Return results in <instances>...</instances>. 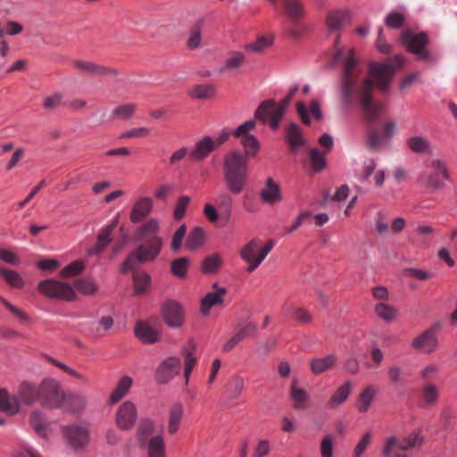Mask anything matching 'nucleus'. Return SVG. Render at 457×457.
Returning <instances> with one entry per match:
<instances>
[{
  "label": "nucleus",
  "instance_id": "1",
  "mask_svg": "<svg viewBox=\"0 0 457 457\" xmlns=\"http://www.w3.org/2000/svg\"><path fill=\"white\" fill-rule=\"evenodd\" d=\"M334 59L343 64L341 92L345 106L351 107L359 100L365 119L373 122L380 112V106L372 100L373 85L376 83L386 91L395 71L403 66L404 58L395 54L385 63L372 62L367 78L363 76V69L353 49L347 52L338 49Z\"/></svg>",
  "mask_w": 457,
  "mask_h": 457
},
{
  "label": "nucleus",
  "instance_id": "2",
  "mask_svg": "<svg viewBox=\"0 0 457 457\" xmlns=\"http://www.w3.org/2000/svg\"><path fill=\"white\" fill-rule=\"evenodd\" d=\"M157 230L158 223L154 220H148L137 229V240L145 242V244L138 245L134 252L129 254L121 264V272L126 273L131 270L137 262H151L157 257L162 246V238L156 236Z\"/></svg>",
  "mask_w": 457,
  "mask_h": 457
},
{
  "label": "nucleus",
  "instance_id": "3",
  "mask_svg": "<svg viewBox=\"0 0 457 457\" xmlns=\"http://www.w3.org/2000/svg\"><path fill=\"white\" fill-rule=\"evenodd\" d=\"M223 171L228 190L240 194L248 178V158L238 151H228L223 159Z\"/></svg>",
  "mask_w": 457,
  "mask_h": 457
},
{
  "label": "nucleus",
  "instance_id": "4",
  "mask_svg": "<svg viewBox=\"0 0 457 457\" xmlns=\"http://www.w3.org/2000/svg\"><path fill=\"white\" fill-rule=\"evenodd\" d=\"M39 399V386L23 381L16 395H11L4 389L0 390V411L13 415L20 410V404L30 405Z\"/></svg>",
  "mask_w": 457,
  "mask_h": 457
},
{
  "label": "nucleus",
  "instance_id": "5",
  "mask_svg": "<svg viewBox=\"0 0 457 457\" xmlns=\"http://www.w3.org/2000/svg\"><path fill=\"white\" fill-rule=\"evenodd\" d=\"M428 170L420 175V180L429 189L436 191L443 189L445 180L450 179V172L445 162L438 158L431 159L428 165Z\"/></svg>",
  "mask_w": 457,
  "mask_h": 457
},
{
  "label": "nucleus",
  "instance_id": "6",
  "mask_svg": "<svg viewBox=\"0 0 457 457\" xmlns=\"http://www.w3.org/2000/svg\"><path fill=\"white\" fill-rule=\"evenodd\" d=\"M37 288L42 295L49 299L72 302L77 298V294L71 284L54 278L40 281Z\"/></svg>",
  "mask_w": 457,
  "mask_h": 457
},
{
  "label": "nucleus",
  "instance_id": "7",
  "mask_svg": "<svg viewBox=\"0 0 457 457\" xmlns=\"http://www.w3.org/2000/svg\"><path fill=\"white\" fill-rule=\"evenodd\" d=\"M291 100L285 96L279 104L272 100L262 102L255 112V118L263 123L269 122L272 129H277L279 126L281 118L285 113L287 106Z\"/></svg>",
  "mask_w": 457,
  "mask_h": 457
},
{
  "label": "nucleus",
  "instance_id": "8",
  "mask_svg": "<svg viewBox=\"0 0 457 457\" xmlns=\"http://www.w3.org/2000/svg\"><path fill=\"white\" fill-rule=\"evenodd\" d=\"M401 40L410 52L417 54L419 60L430 63L437 62L438 57L425 49L428 44V37L425 33L414 34L413 30H403Z\"/></svg>",
  "mask_w": 457,
  "mask_h": 457
},
{
  "label": "nucleus",
  "instance_id": "9",
  "mask_svg": "<svg viewBox=\"0 0 457 457\" xmlns=\"http://www.w3.org/2000/svg\"><path fill=\"white\" fill-rule=\"evenodd\" d=\"M273 246V240H269L262 246H261L260 241L258 239H252L248 244H246L241 249L240 256L245 262L249 264L247 267V271L253 272L255 270L269 254Z\"/></svg>",
  "mask_w": 457,
  "mask_h": 457
},
{
  "label": "nucleus",
  "instance_id": "10",
  "mask_svg": "<svg viewBox=\"0 0 457 457\" xmlns=\"http://www.w3.org/2000/svg\"><path fill=\"white\" fill-rule=\"evenodd\" d=\"M39 400L46 407L60 408L64 404L65 393L57 381L46 379L39 385Z\"/></svg>",
  "mask_w": 457,
  "mask_h": 457
},
{
  "label": "nucleus",
  "instance_id": "11",
  "mask_svg": "<svg viewBox=\"0 0 457 457\" xmlns=\"http://www.w3.org/2000/svg\"><path fill=\"white\" fill-rule=\"evenodd\" d=\"M255 127V121L253 120H247L238 126L232 133L234 137L240 139V144L244 146L245 156L246 158L254 157L260 149V145L257 138L249 134Z\"/></svg>",
  "mask_w": 457,
  "mask_h": 457
},
{
  "label": "nucleus",
  "instance_id": "12",
  "mask_svg": "<svg viewBox=\"0 0 457 457\" xmlns=\"http://www.w3.org/2000/svg\"><path fill=\"white\" fill-rule=\"evenodd\" d=\"M63 435L69 446L78 452L86 448L90 442V430L86 425H71L64 428Z\"/></svg>",
  "mask_w": 457,
  "mask_h": 457
},
{
  "label": "nucleus",
  "instance_id": "13",
  "mask_svg": "<svg viewBox=\"0 0 457 457\" xmlns=\"http://www.w3.org/2000/svg\"><path fill=\"white\" fill-rule=\"evenodd\" d=\"M247 63L246 55L240 51H228L217 72L222 75H237L243 72Z\"/></svg>",
  "mask_w": 457,
  "mask_h": 457
},
{
  "label": "nucleus",
  "instance_id": "14",
  "mask_svg": "<svg viewBox=\"0 0 457 457\" xmlns=\"http://www.w3.org/2000/svg\"><path fill=\"white\" fill-rule=\"evenodd\" d=\"M116 425L122 430L132 428L137 420V410L134 403L125 401L116 411Z\"/></svg>",
  "mask_w": 457,
  "mask_h": 457
},
{
  "label": "nucleus",
  "instance_id": "15",
  "mask_svg": "<svg viewBox=\"0 0 457 457\" xmlns=\"http://www.w3.org/2000/svg\"><path fill=\"white\" fill-rule=\"evenodd\" d=\"M162 317L169 327L179 328L184 322L183 308L175 301H166L162 306Z\"/></svg>",
  "mask_w": 457,
  "mask_h": 457
},
{
  "label": "nucleus",
  "instance_id": "16",
  "mask_svg": "<svg viewBox=\"0 0 457 457\" xmlns=\"http://www.w3.org/2000/svg\"><path fill=\"white\" fill-rule=\"evenodd\" d=\"M256 331V326L252 322H245L238 324L234 329L233 335L223 345L222 351L229 353L232 351L241 341L247 337H251Z\"/></svg>",
  "mask_w": 457,
  "mask_h": 457
},
{
  "label": "nucleus",
  "instance_id": "17",
  "mask_svg": "<svg viewBox=\"0 0 457 457\" xmlns=\"http://www.w3.org/2000/svg\"><path fill=\"white\" fill-rule=\"evenodd\" d=\"M413 447L409 445L406 436L403 439H399L392 436L386 439L381 453L384 457H408L403 452Z\"/></svg>",
  "mask_w": 457,
  "mask_h": 457
},
{
  "label": "nucleus",
  "instance_id": "18",
  "mask_svg": "<svg viewBox=\"0 0 457 457\" xmlns=\"http://www.w3.org/2000/svg\"><path fill=\"white\" fill-rule=\"evenodd\" d=\"M437 345L436 327H431L423 333L416 337L411 346L417 351L424 353H430L435 351Z\"/></svg>",
  "mask_w": 457,
  "mask_h": 457
},
{
  "label": "nucleus",
  "instance_id": "19",
  "mask_svg": "<svg viewBox=\"0 0 457 457\" xmlns=\"http://www.w3.org/2000/svg\"><path fill=\"white\" fill-rule=\"evenodd\" d=\"M259 196L263 204L270 206H273L283 200L280 186L270 177L265 180L259 192Z\"/></svg>",
  "mask_w": 457,
  "mask_h": 457
},
{
  "label": "nucleus",
  "instance_id": "20",
  "mask_svg": "<svg viewBox=\"0 0 457 457\" xmlns=\"http://www.w3.org/2000/svg\"><path fill=\"white\" fill-rule=\"evenodd\" d=\"M184 414L185 407L182 403L177 402L170 406L166 420V430L168 435L174 436L179 432L182 425Z\"/></svg>",
  "mask_w": 457,
  "mask_h": 457
},
{
  "label": "nucleus",
  "instance_id": "21",
  "mask_svg": "<svg viewBox=\"0 0 457 457\" xmlns=\"http://www.w3.org/2000/svg\"><path fill=\"white\" fill-rule=\"evenodd\" d=\"M181 361L178 357H169L164 360L156 370V378L159 383L166 384L180 370Z\"/></svg>",
  "mask_w": 457,
  "mask_h": 457
},
{
  "label": "nucleus",
  "instance_id": "22",
  "mask_svg": "<svg viewBox=\"0 0 457 457\" xmlns=\"http://www.w3.org/2000/svg\"><path fill=\"white\" fill-rule=\"evenodd\" d=\"M213 290L207 293L201 302V312L204 315L209 313L210 310L214 306H219L223 303V298L227 294L225 287H220L218 284H214Z\"/></svg>",
  "mask_w": 457,
  "mask_h": 457
},
{
  "label": "nucleus",
  "instance_id": "23",
  "mask_svg": "<svg viewBox=\"0 0 457 457\" xmlns=\"http://www.w3.org/2000/svg\"><path fill=\"white\" fill-rule=\"evenodd\" d=\"M216 150L213 138L205 136L195 143L194 150L189 154V159L193 162H201L206 159L209 154Z\"/></svg>",
  "mask_w": 457,
  "mask_h": 457
},
{
  "label": "nucleus",
  "instance_id": "24",
  "mask_svg": "<svg viewBox=\"0 0 457 457\" xmlns=\"http://www.w3.org/2000/svg\"><path fill=\"white\" fill-rule=\"evenodd\" d=\"M352 20V13L348 9L333 10L326 17L328 29H341L348 26Z\"/></svg>",
  "mask_w": 457,
  "mask_h": 457
},
{
  "label": "nucleus",
  "instance_id": "25",
  "mask_svg": "<svg viewBox=\"0 0 457 457\" xmlns=\"http://www.w3.org/2000/svg\"><path fill=\"white\" fill-rule=\"evenodd\" d=\"M154 430L155 425L152 420L145 418L140 420L136 430V439L140 448L150 443L152 437L155 436Z\"/></svg>",
  "mask_w": 457,
  "mask_h": 457
},
{
  "label": "nucleus",
  "instance_id": "26",
  "mask_svg": "<svg viewBox=\"0 0 457 457\" xmlns=\"http://www.w3.org/2000/svg\"><path fill=\"white\" fill-rule=\"evenodd\" d=\"M409 150L416 154L429 155L433 152V146L429 139L423 136H411L406 139Z\"/></svg>",
  "mask_w": 457,
  "mask_h": 457
},
{
  "label": "nucleus",
  "instance_id": "27",
  "mask_svg": "<svg viewBox=\"0 0 457 457\" xmlns=\"http://www.w3.org/2000/svg\"><path fill=\"white\" fill-rule=\"evenodd\" d=\"M195 351V345L193 340H190L182 350V355L184 357V378L186 384H188L191 372L197 361Z\"/></svg>",
  "mask_w": 457,
  "mask_h": 457
},
{
  "label": "nucleus",
  "instance_id": "28",
  "mask_svg": "<svg viewBox=\"0 0 457 457\" xmlns=\"http://www.w3.org/2000/svg\"><path fill=\"white\" fill-rule=\"evenodd\" d=\"M153 208V201L149 197H142L137 200L131 211L130 220L133 223H137L145 218Z\"/></svg>",
  "mask_w": 457,
  "mask_h": 457
},
{
  "label": "nucleus",
  "instance_id": "29",
  "mask_svg": "<svg viewBox=\"0 0 457 457\" xmlns=\"http://www.w3.org/2000/svg\"><path fill=\"white\" fill-rule=\"evenodd\" d=\"M136 337L145 344H154L159 341V332L147 323L139 321L135 327Z\"/></svg>",
  "mask_w": 457,
  "mask_h": 457
},
{
  "label": "nucleus",
  "instance_id": "30",
  "mask_svg": "<svg viewBox=\"0 0 457 457\" xmlns=\"http://www.w3.org/2000/svg\"><path fill=\"white\" fill-rule=\"evenodd\" d=\"M73 65L77 70L95 76L115 75L113 71L91 62L77 60Z\"/></svg>",
  "mask_w": 457,
  "mask_h": 457
},
{
  "label": "nucleus",
  "instance_id": "31",
  "mask_svg": "<svg viewBox=\"0 0 457 457\" xmlns=\"http://www.w3.org/2000/svg\"><path fill=\"white\" fill-rule=\"evenodd\" d=\"M274 36L270 32L261 34L256 37V40L250 42L245 46V49L248 52L260 54L265 49L272 46Z\"/></svg>",
  "mask_w": 457,
  "mask_h": 457
},
{
  "label": "nucleus",
  "instance_id": "32",
  "mask_svg": "<svg viewBox=\"0 0 457 457\" xmlns=\"http://www.w3.org/2000/svg\"><path fill=\"white\" fill-rule=\"evenodd\" d=\"M87 403V397L82 394L70 393L65 394V402L62 407L72 412L83 411Z\"/></svg>",
  "mask_w": 457,
  "mask_h": 457
},
{
  "label": "nucleus",
  "instance_id": "33",
  "mask_svg": "<svg viewBox=\"0 0 457 457\" xmlns=\"http://www.w3.org/2000/svg\"><path fill=\"white\" fill-rule=\"evenodd\" d=\"M376 395L377 390L373 386H368L363 389V391L359 395L355 404L359 412L365 413L369 411Z\"/></svg>",
  "mask_w": 457,
  "mask_h": 457
},
{
  "label": "nucleus",
  "instance_id": "34",
  "mask_svg": "<svg viewBox=\"0 0 457 457\" xmlns=\"http://www.w3.org/2000/svg\"><path fill=\"white\" fill-rule=\"evenodd\" d=\"M286 137L290 146V151L293 153H295L299 147L305 145V139L300 128L295 123L287 127Z\"/></svg>",
  "mask_w": 457,
  "mask_h": 457
},
{
  "label": "nucleus",
  "instance_id": "35",
  "mask_svg": "<svg viewBox=\"0 0 457 457\" xmlns=\"http://www.w3.org/2000/svg\"><path fill=\"white\" fill-rule=\"evenodd\" d=\"M352 391V383L350 381L345 382L340 386L337 391L331 395L328 402V406L330 409H336L344 403L349 397Z\"/></svg>",
  "mask_w": 457,
  "mask_h": 457
},
{
  "label": "nucleus",
  "instance_id": "36",
  "mask_svg": "<svg viewBox=\"0 0 457 457\" xmlns=\"http://www.w3.org/2000/svg\"><path fill=\"white\" fill-rule=\"evenodd\" d=\"M146 449L147 457H166L164 438L162 435H155L148 445L141 447Z\"/></svg>",
  "mask_w": 457,
  "mask_h": 457
},
{
  "label": "nucleus",
  "instance_id": "37",
  "mask_svg": "<svg viewBox=\"0 0 457 457\" xmlns=\"http://www.w3.org/2000/svg\"><path fill=\"white\" fill-rule=\"evenodd\" d=\"M337 361L335 354H328L322 358L313 359L310 363V369L315 375L321 374L331 369Z\"/></svg>",
  "mask_w": 457,
  "mask_h": 457
},
{
  "label": "nucleus",
  "instance_id": "38",
  "mask_svg": "<svg viewBox=\"0 0 457 457\" xmlns=\"http://www.w3.org/2000/svg\"><path fill=\"white\" fill-rule=\"evenodd\" d=\"M216 87L211 84L195 85L189 89L188 95L195 99L207 100L215 96Z\"/></svg>",
  "mask_w": 457,
  "mask_h": 457
},
{
  "label": "nucleus",
  "instance_id": "39",
  "mask_svg": "<svg viewBox=\"0 0 457 457\" xmlns=\"http://www.w3.org/2000/svg\"><path fill=\"white\" fill-rule=\"evenodd\" d=\"M205 239V232L203 228L201 227H195L194 228L186 241V247L189 251H194L195 249H198L201 247Z\"/></svg>",
  "mask_w": 457,
  "mask_h": 457
},
{
  "label": "nucleus",
  "instance_id": "40",
  "mask_svg": "<svg viewBox=\"0 0 457 457\" xmlns=\"http://www.w3.org/2000/svg\"><path fill=\"white\" fill-rule=\"evenodd\" d=\"M132 386V379L128 376L122 377L110 396L111 403H115L123 398Z\"/></svg>",
  "mask_w": 457,
  "mask_h": 457
},
{
  "label": "nucleus",
  "instance_id": "41",
  "mask_svg": "<svg viewBox=\"0 0 457 457\" xmlns=\"http://www.w3.org/2000/svg\"><path fill=\"white\" fill-rule=\"evenodd\" d=\"M137 108V104L131 103L118 105L112 111L111 119L128 120L133 117Z\"/></svg>",
  "mask_w": 457,
  "mask_h": 457
},
{
  "label": "nucleus",
  "instance_id": "42",
  "mask_svg": "<svg viewBox=\"0 0 457 457\" xmlns=\"http://www.w3.org/2000/svg\"><path fill=\"white\" fill-rule=\"evenodd\" d=\"M374 312L376 315L386 322H391L396 319V309L384 302L378 303L375 305Z\"/></svg>",
  "mask_w": 457,
  "mask_h": 457
},
{
  "label": "nucleus",
  "instance_id": "43",
  "mask_svg": "<svg viewBox=\"0 0 457 457\" xmlns=\"http://www.w3.org/2000/svg\"><path fill=\"white\" fill-rule=\"evenodd\" d=\"M291 397L294 401V407L297 410H306L308 408V395L304 389L296 387V382L291 386Z\"/></svg>",
  "mask_w": 457,
  "mask_h": 457
},
{
  "label": "nucleus",
  "instance_id": "44",
  "mask_svg": "<svg viewBox=\"0 0 457 457\" xmlns=\"http://www.w3.org/2000/svg\"><path fill=\"white\" fill-rule=\"evenodd\" d=\"M283 8L287 16L292 20H297L303 16V8L300 0H283Z\"/></svg>",
  "mask_w": 457,
  "mask_h": 457
},
{
  "label": "nucleus",
  "instance_id": "45",
  "mask_svg": "<svg viewBox=\"0 0 457 457\" xmlns=\"http://www.w3.org/2000/svg\"><path fill=\"white\" fill-rule=\"evenodd\" d=\"M75 287L78 291L84 295H92L98 290V286L95 279L91 278H82L75 281Z\"/></svg>",
  "mask_w": 457,
  "mask_h": 457
},
{
  "label": "nucleus",
  "instance_id": "46",
  "mask_svg": "<svg viewBox=\"0 0 457 457\" xmlns=\"http://www.w3.org/2000/svg\"><path fill=\"white\" fill-rule=\"evenodd\" d=\"M326 153H321L318 148H312L309 151V158L313 171L319 172L327 166Z\"/></svg>",
  "mask_w": 457,
  "mask_h": 457
},
{
  "label": "nucleus",
  "instance_id": "47",
  "mask_svg": "<svg viewBox=\"0 0 457 457\" xmlns=\"http://www.w3.org/2000/svg\"><path fill=\"white\" fill-rule=\"evenodd\" d=\"M0 275L12 287L21 288L24 286L22 277L15 270H8L0 266Z\"/></svg>",
  "mask_w": 457,
  "mask_h": 457
},
{
  "label": "nucleus",
  "instance_id": "48",
  "mask_svg": "<svg viewBox=\"0 0 457 457\" xmlns=\"http://www.w3.org/2000/svg\"><path fill=\"white\" fill-rule=\"evenodd\" d=\"M30 424L38 436H46L47 423L46 422L44 415L40 411H32L30 415Z\"/></svg>",
  "mask_w": 457,
  "mask_h": 457
},
{
  "label": "nucleus",
  "instance_id": "49",
  "mask_svg": "<svg viewBox=\"0 0 457 457\" xmlns=\"http://www.w3.org/2000/svg\"><path fill=\"white\" fill-rule=\"evenodd\" d=\"M133 283L136 294H144L148 290L150 287L151 277L145 272H134Z\"/></svg>",
  "mask_w": 457,
  "mask_h": 457
},
{
  "label": "nucleus",
  "instance_id": "50",
  "mask_svg": "<svg viewBox=\"0 0 457 457\" xmlns=\"http://www.w3.org/2000/svg\"><path fill=\"white\" fill-rule=\"evenodd\" d=\"M245 387L244 378L241 377H233L230 378L227 385V393L229 399H237L241 393L243 392Z\"/></svg>",
  "mask_w": 457,
  "mask_h": 457
},
{
  "label": "nucleus",
  "instance_id": "51",
  "mask_svg": "<svg viewBox=\"0 0 457 457\" xmlns=\"http://www.w3.org/2000/svg\"><path fill=\"white\" fill-rule=\"evenodd\" d=\"M118 223H119V215H116L109 222L108 225H106L100 230V232L97 236V239H99V241H102L108 245L112 240V235L113 230L117 228Z\"/></svg>",
  "mask_w": 457,
  "mask_h": 457
},
{
  "label": "nucleus",
  "instance_id": "52",
  "mask_svg": "<svg viewBox=\"0 0 457 457\" xmlns=\"http://www.w3.org/2000/svg\"><path fill=\"white\" fill-rule=\"evenodd\" d=\"M221 262L222 261L219 254H211L204 260L202 270L204 273H214L220 268Z\"/></svg>",
  "mask_w": 457,
  "mask_h": 457
},
{
  "label": "nucleus",
  "instance_id": "53",
  "mask_svg": "<svg viewBox=\"0 0 457 457\" xmlns=\"http://www.w3.org/2000/svg\"><path fill=\"white\" fill-rule=\"evenodd\" d=\"M422 398L427 405H434L438 399L439 391L436 385L428 384L422 389Z\"/></svg>",
  "mask_w": 457,
  "mask_h": 457
},
{
  "label": "nucleus",
  "instance_id": "54",
  "mask_svg": "<svg viewBox=\"0 0 457 457\" xmlns=\"http://www.w3.org/2000/svg\"><path fill=\"white\" fill-rule=\"evenodd\" d=\"M387 139L383 136L382 133L378 132L375 129H371L368 135V146L371 150H378L384 146Z\"/></svg>",
  "mask_w": 457,
  "mask_h": 457
},
{
  "label": "nucleus",
  "instance_id": "55",
  "mask_svg": "<svg viewBox=\"0 0 457 457\" xmlns=\"http://www.w3.org/2000/svg\"><path fill=\"white\" fill-rule=\"evenodd\" d=\"M189 260L180 257L171 262V272L178 278H184L187 274Z\"/></svg>",
  "mask_w": 457,
  "mask_h": 457
},
{
  "label": "nucleus",
  "instance_id": "56",
  "mask_svg": "<svg viewBox=\"0 0 457 457\" xmlns=\"http://www.w3.org/2000/svg\"><path fill=\"white\" fill-rule=\"evenodd\" d=\"M403 275L407 278H412L420 281L429 280L434 276L430 271L417 268H407L403 270Z\"/></svg>",
  "mask_w": 457,
  "mask_h": 457
},
{
  "label": "nucleus",
  "instance_id": "57",
  "mask_svg": "<svg viewBox=\"0 0 457 457\" xmlns=\"http://www.w3.org/2000/svg\"><path fill=\"white\" fill-rule=\"evenodd\" d=\"M83 270L84 263L81 261H74L61 270V275L64 278H72L80 274Z\"/></svg>",
  "mask_w": 457,
  "mask_h": 457
},
{
  "label": "nucleus",
  "instance_id": "58",
  "mask_svg": "<svg viewBox=\"0 0 457 457\" xmlns=\"http://www.w3.org/2000/svg\"><path fill=\"white\" fill-rule=\"evenodd\" d=\"M1 303L5 306L9 312L15 316L21 322L28 323L30 321L29 316L21 309L14 306L4 297H0Z\"/></svg>",
  "mask_w": 457,
  "mask_h": 457
},
{
  "label": "nucleus",
  "instance_id": "59",
  "mask_svg": "<svg viewBox=\"0 0 457 457\" xmlns=\"http://www.w3.org/2000/svg\"><path fill=\"white\" fill-rule=\"evenodd\" d=\"M403 369L399 365H392L387 369V378L389 382L394 385H399L403 382Z\"/></svg>",
  "mask_w": 457,
  "mask_h": 457
},
{
  "label": "nucleus",
  "instance_id": "60",
  "mask_svg": "<svg viewBox=\"0 0 457 457\" xmlns=\"http://www.w3.org/2000/svg\"><path fill=\"white\" fill-rule=\"evenodd\" d=\"M334 438L331 435L325 436L320 445L321 457H333Z\"/></svg>",
  "mask_w": 457,
  "mask_h": 457
},
{
  "label": "nucleus",
  "instance_id": "61",
  "mask_svg": "<svg viewBox=\"0 0 457 457\" xmlns=\"http://www.w3.org/2000/svg\"><path fill=\"white\" fill-rule=\"evenodd\" d=\"M190 197L187 195H182L179 198L174 210L175 220H179L185 216L186 210L190 203Z\"/></svg>",
  "mask_w": 457,
  "mask_h": 457
},
{
  "label": "nucleus",
  "instance_id": "62",
  "mask_svg": "<svg viewBox=\"0 0 457 457\" xmlns=\"http://www.w3.org/2000/svg\"><path fill=\"white\" fill-rule=\"evenodd\" d=\"M372 435L366 432L353 449V457H361L371 442Z\"/></svg>",
  "mask_w": 457,
  "mask_h": 457
},
{
  "label": "nucleus",
  "instance_id": "63",
  "mask_svg": "<svg viewBox=\"0 0 457 457\" xmlns=\"http://www.w3.org/2000/svg\"><path fill=\"white\" fill-rule=\"evenodd\" d=\"M271 446L268 439H261L253 448V457H265L270 452Z\"/></svg>",
  "mask_w": 457,
  "mask_h": 457
},
{
  "label": "nucleus",
  "instance_id": "64",
  "mask_svg": "<svg viewBox=\"0 0 457 457\" xmlns=\"http://www.w3.org/2000/svg\"><path fill=\"white\" fill-rule=\"evenodd\" d=\"M12 457H43L39 452L37 450L28 447V446H21L15 449Z\"/></svg>",
  "mask_w": 457,
  "mask_h": 457
}]
</instances>
